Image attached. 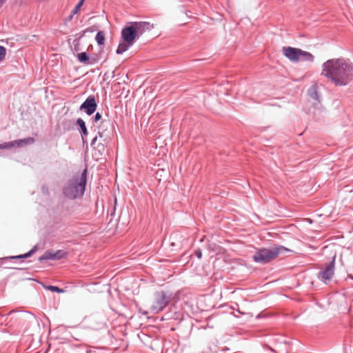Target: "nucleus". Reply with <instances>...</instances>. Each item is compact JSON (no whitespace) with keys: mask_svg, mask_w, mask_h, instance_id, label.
Masks as SVG:
<instances>
[{"mask_svg":"<svg viewBox=\"0 0 353 353\" xmlns=\"http://www.w3.org/2000/svg\"><path fill=\"white\" fill-rule=\"evenodd\" d=\"M78 59L81 62H85L88 60V56L85 52H81L78 54Z\"/></svg>","mask_w":353,"mask_h":353,"instance_id":"dca6fc26","label":"nucleus"},{"mask_svg":"<svg viewBox=\"0 0 353 353\" xmlns=\"http://www.w3.org/2000/svg\"><path fill=\"white\" fill-rule=\"evenodd\" d=\"M321 74L336 86H344L352 79L353 65L343 59H330L323 64Z\"/></svg>","mask_w":353,"mask_h":353,"instance_id":"f257e3e1","label":"nucleus"},{"mask_svg":"<svg viewBox=\"0 0 353 353\" xmlns=\"http://www.w3.org/2000/svg\"><path fill=\"white\" fill-rule=\"evenodd\" d=\"M47 289H48L49 290H50L52 292H57V293H63V290H62L57 286L49 285L47 287Z\"/></svg>","mask_w":353,"mask_h":353,"instance_id":"f3484780","label":"nucleus"},{"mask_svg":"<svg viewBox=\"0 0 353 353\" xmlns=\"http://www.w3.org/2000/svg\"><path fill=\"white\" fill-rule=\"evenodd\" d=\"M77 123L81 128L83 135L86 136L88 134V131H87V128H86L85 122L81 119H78Z\"/></svg>","mask_w":353,"mask_h":353,"instance_id":"4468645a","label":"nucleus"},{"mask_svg":"<svg viewBox=\"0 0 353 353\" xmlns=\"http://www.w3.org/2000/svg\"><path fill=\"white\" fill-rule=\"evenodd\" d=\"M6 2V0H0V8Z\"/></svg>","mask_w":353,"mask_h":353,"instance_id":"5701e85b","label":"nucleus"},{"mask_svg":"<svg viewBox=\"0 0 353 353\" xmlns=\"http://www.w3.org/2000/svg\"><path fill=\"white\" fill-rule=\"evenodd\" d=\"M17 142H7L0 144V149H8L10 148L16 147Z\"/></svg>","mask_w":353,"mask_h":353,"instance_id":"2eb2a0df","label":"nucleus"},{"mask_svg":"<svg viewBox=\"0 0 353 353\" xmlns=\"http://www.w3.org/2000/svg\"><path fill=\"white\" fill-rule=\"evenodd\" d=\"M101 119V115L99 112H97L94 116V121H98Z\"/></svg>","mask_w":353,"mask_h":353,"instance_id":"412c9836","label":"nucleus"},{"mask_svg":"<svg viewBox=\"0 0 353 353\" xmlns=\"http://www.w3.org/2000/svg\"><path fill=\"white\" fill-rule=\"evenodd\" d=\"M336 254L332 256V261L319 273V279L324 283H327L334 274V263Z\"/></svg>","mask_w":353,"mask_h":353,"instance_id":"0eeeda50","label":"nucleus"},{"mask_svg":"<svg viewBox=\"0 0 353 353\" xmlns=\"http://www.w3.org/2000/svg\"><path fill=\"white\" fill-rule=\"evenodd\" d=\"M171 294L163 290L157 291L148 301V307L154 314L161 312L170 302Z\"/></svg>","mask_w":353,"mask_h":353,"instance_id":"20e7f679","label":"nucleus"},{"mask_svg":"<svg viewBox=\"0 0 353 353\" xmlns=\"http://www.w3.org/2000/svg\"><path fill=\"white\" fill-rule=\"evenodd\" d=\"M6 52V48L0 46V61L5 58Z\"/></svg>","mask_w":353,"mask_h":353,"instance_id":"6ab92c4d","label":"nucleus"},{"mask_svg":"<svg viewBox=\"0 0 353 353\" xmlns=\"http://www.w3.org/2000/svg\"><path fill=\"white\" fill-rule=\"evenodd\" d=\"M288 252H290V250L283 246H273L259 250L255 253L253 259L256 263H266Z\"/></svg>","mask_w":353,"mask_h":353,"instance_id":"7ed1b4c3","label":"nucleus"},{"mask_svg":"<svg viewBox=\"0 0 353 353\" xmlns=\"http://www.w3.org/2000/svg\"><path fill=\"white\" fill-rule=\"evenodd\" d=\"M195 254H196V256L199 259H201V256H202V252H201V250H196V251L195 252Z\"/></svg>","mask_w":353,"mask_h":353,"instance_id":"4be33fe9","label":"nucleus"},{"mask_svg":"<svg viewBox=\"0 0 353 353\" xmlns=\"http://www.w3.org/2000/svg\"><path fill=\"white\" fill-rule=\"evenodd\" d=\"M130 26L134 29L137 37L139 38L145 32L149 31L154 28V25L147 21H134L129 22Z\"/></svg>","mask_w":353,"mask_h":353,"instance_id":"6e6552de","label":"nucleus"},{"mask_svg":"<svg viewBox=\"0 0 353 353\" xmlns=\"http://www.w3.org/2000/svg\"><path fill=\"white\" fill-rule=\"evenodd\" d=\"M138 38L130 23L124 27L121 33V41L117 49V54H123L132 46Z\"/></svg>","mask_w":353,"mask_h":353,"instance_id":"423d86ee","label":"nucleus"},{"mask_svg":"<svg viewBox=\"0 0 353 353\" xmlns=\"http://www.w3.org/2000/svg\"><path fill=\"white\" fill-rule=\"evenodd\" d=\"M283 55L292 62L314 61V56L309 52L290 46L282 48Z\"/></svg>","mask_w":353,"mask_h":353,"instance_id":"39448f33","label":"nucleus"},{"mask_svg":"<svg viewBox=\"0 0 353 353\" xmlns=\"http://www.w3.org/2000/svg\"><path fill=\"white\" fill-rule=\"evenodd\" d=\"M87 170L75 175L69 181L63 189L65 196L70 199H74L83 196L86 184Z\"/></svg>","mask_w":353,"mask_h":353,"instance_id":"f03ea898","label":"nucleus"},{"mask_svg":"<svg viewBox=\"0 0 353 353\" xmlns=\"http://www.w3.org/2000/svg\"><path fill=\"white\" fill-rule=\"evenodd\" d=\"M97 103L94 97H89L81 105V110H84L88 114H93L97 108Z\"/></svg>","mask_w":353,"mask_h":353,"instance_id":"1a4fd4ad","label":"nucleus"},{"mask_svg":"<svg viewBox=\"0 0 353 353\" xmlns=\"http://www.w3.org/2000/svg\"><path fill=\"white\" fill-rule=\"evenodd\" d=\"M65 253L61 250H58L56 252L50 251L46 252L41 256L39 257V261L43 260H59L63 258Z\"/></svg>","mask_w":353,"mask_h":353,"instance_id":"9d476101","label":"nucleus"},{"mask_svg":"<svg viewBox=\"0 0 353 353\" xmlns=\"http://www.w3.org/2000/svg\"><path fill=\"white\" fill-rule=\"evenodd\" d=\"M33 252H34V250H32L25 254L16 256H14L13 258L14 259L27 258V257L30 256L32 254V253H33Z\"/></svg>","mask_w":353,"mask_h":353,"instance_id":"aec40b11","label":"nucleus"},{"mask_svg":"<svg viewBox=\"0 0 353 353\" xmlns=\"http://www.w3.org/2000/svg\"><path fill=\"white\" fill-rule=\"evenodd\" d=\"M96 41L99 45H103L104 43L105 35L103 32L100 31L97 34Z\"/></svg>","mask_w":353,"mask_h":353,"instance_id":"ddd939ff","label":"nucleus"},{"mask_svg":"<svg viewBox=\"0 0 353 353\" xmlns=\"http://www.w3.org/2000/svg\"><path fill=\"white\" fill-rule=\"evenodd\" d=\"M85 0H81L72 10V14H77L81 6L83 5Z\"/></svg>","mask_w":353,"mask_h":353,"instance_id":"a211bd4d","label":"nucleus"},{"mask_svg":"<svg viewBox=\"0 0 353 353\" xmlns=\"http://www.w3.org/2000/svg\"><path fill=\"white\" fill-rule=\"evenodd\" d=\"M34 141V139L32 137H28V138H26V139H19V140H17V141H14L13 142H17L16 143V147H19L23 144L26 145V144H32L33 143Z\"/></svg>","mask_w":353,"mask_h":353,"instance_id":"9b49d317","label":"nucleus"},{"mask_svg":"<svg viewBox=\"0 0 353 353\" xmlns=\"http://www.w3.org/2000/svg\"><path fill=\"white\" fill-rule=\"evenodd\" d=\"M309 95L314 99L319 100L317 87L316 85H312L308 90Z\"/></svg>","mask_w":353,"mask_h":353,"instance_id":"f8f14e48","label":"nucleus"}]
</instances>
